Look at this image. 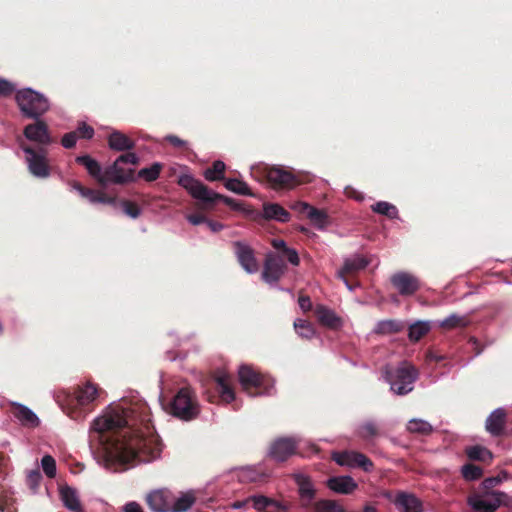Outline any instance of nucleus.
I'll list each match as a JSON object with an SVG mask.
<instances>
[{"label": "nucleus", "mask_w": 512, "mask_h": 512, "mask_svg": "<svg viewBox=\"0 0 512 512\" xmlns=\"http://www.w3.org/2000/svg\"><path fill=\"white\" fill-rule=\"evenodd\" d=\"M91 429L98 434L109 464L147 463L161 454L162 442L144 405L114 409L96 418Z\"/></svg>", "instance_id": "obj_1"}, {"label": "nucleus", "mask_w": 512, "mask_h": 512, "mask_svg": "<svg viewBox=\"0 0 512 512\" xmlns=\"http://www.w3.org/2000/svg\"><path fill=\"white\" fill-rule=\"evenodd\" d=\"M178 184L197 199L205 209H211L218 201H223L228 206L238 209L234 199L210 190L205 184L190 175L180 176Z\"/></svg>", "instance_id": "obj_2"}, {"label": "nucleus", "mask_w": 512, "mask_h": 512, "mask_svg": "<svg viewBox=\"0 0 512 512\" xmlns=\"http://www.w3.org/2000/svg\"><path fill=\"white\" fill-rule=\"evenodd\" d=\"M165 409L171 415L190 421L195 419L199 412V405L194 392L189 387H183L165 404Z\"/></svg>", "instance_id": "obj_3"}, {"label": "nucleus", "mask_w": 512, "mask_h": 512, "mask_svg": "<svg viewBox=\"0 0 512 512\" xmlns=\"http://www.w3.org/2000/svg\"><path fill=\"white\" fill-rule=\"evenodd\" d=\"M418 375L417 368L406 361L401 362L396 368L385 369V379L390 384L391 390L398 395L411 392Z\"/></svg>", "instance_id": "obj_4"}, {"label": "nucleus", "mask_w": 512, "mask_h": 512, "mask_svg": "<svg viewBox=\"0 0 512 512\" xmlns=\"http://www.w3.org/2000/svg\"><path fill=\"white\" fill-rule=\"evenodd\" d=\"M16 103L24 117L38 119L49 110V101L41 93L24 88L16 92Z\"/></svg>", "instance_id": "obj_5"}, {"label": "nucleus", "mask_w": 512, "mask_h": 512, "mask_svg": "<svg viewBox=\"0 0 512 512\" xmlns=\"http://www.w3.org/2000/svg\"><path fill=\"white\" fill-rule=\"evenodd\" d=\"M239 381L244 390L251 396L269 395L274 388V381L251 366L242 365L239 368Z\"/></svg>", "instance_id": "obj_6"}, {"label": "nucleus", "mask_w": 512, "mask_h": 512, "mask_svg": "<svg viewBox=\"0 0 512 512\" xmlns=\"http://www.w3.org/2000/svg\"><path fill=\"white\" fill-rule=\"evenodd\" d=\"M20 146L26 154V162L29 172L37 178L49 177L50 165L47 159V149L44 147L34 149L25 143H21Z\"/></svg>", "instance_id": "obj_7"}, {"label": "nucleus", "mask_w": 512, "mask_h": 512, "mask_svg": "<svg viewBox=\"0 0 512 512\" xmlns=\"http://www.w3.org/2000/svg\"><path fill=\"white\" fill-rule=\"evenodd\" d=\"M298 451V441L293 437H278L268 446L266 458L275 463H284Z\"/></svg>", "instance_id": "obj_8"}, {"label": "nucleus", "mask_w": 512, "mask_h": 512, "mask_svg": "<svg viewBox=\"0 0 512 512\" xmlns=\"http://www.w3.org/2000/svg\"><path fill=\"white\" fill-rule=\"evenodd\" d=\"M287 270L284 258L276 253H268L265 258L262 280L268 284H275L283 277Z\"/></svg>", "instance_id": "obj_9"}, {"label": "nucleus", "mask_w": 512, "mask_h": 512, "mask_svg": "<svg viewBox=\"0 0 512 512\" xmlns=\"http://www.w3.org/2000/svg\"><path fill=\"white\" fill-rule=\"evenodd\" d=\"M333 460L340 466L361 468L365 472L374 469L373 462L363 453L357 451H344L333 454Z\"/></svg>", "instance_id": "obj_10"}, {"label": "nucleus", "mask_w": 512, "mask_h": 512, "mask_svg": "<svg viewBox=\"0 0 512 512\" xmlns=\"http://www.w3.org/2000/svg\"><path fill=\"white\" fill-rule=\"evenodd\" d=\"M390 282L404 297L412 296L420 289V280L415 275L405 271L394 273L390 277Z\"/></svg>", "instance_id": "obj_11"}, {"label": "nucleus", "mask_w": 512, "mask_h": 512, "mask_svg": "<svg viewBox=\"0 0 512 512\" xmlns=\"http://www.w3.org/2000/svg\"><path fill=\"white\" fill-rule=\"evenodd\" d=\"M266 179L274 189H290L298 184V180L292 172L278 167L267 169Z\"/></svg>", "instance_id": "obj_12"}, {"label": "nucleus", "mask_w": 512, "mask_h": 512, "mask_svg": "<svg viewBox=\"0 0 512 512\" xmlns=\"http://www.w3.org/2000/svg\"><path fill=\"white\" fill-rule=\"evenodd\" d=\"M213 385L218 396L207 392V400L209 402H215L218 397L226 403H230L235 399V392L231 386L230 377L226 373L216 375L213 379Z\"/></svg>", "instance_id": "obj_13"}, {"label": "nucleus", "mask_w": 512, "mask_h": 512, "mask_svg": "<svg viewBox=\"0 0 512 512\" xmlns=\"http://www.w3.org/2000/svg\"><path fill=\"white\" fill-rule=\"evenodd\" d=\"M34 123L28 124L24 130V136L33 142L40 144L42 147L50 145L53 139L50 135L48 125L43 121L35 119Z\"/></svg>", "instance_id": "obj_14"}, {"label": "nucleus", "mask_w": 512, "mask_h": 512, "mask_svg": "<svg viewBox=\"0 0 512 512\" xmlns=\"http://www.w3.org/2000/svg\"><path fill=\"white\" fill-rule=\"evenodd\" d=\"M173 492L168 489L152 491L146 496V503L152 512H171Z\"/></svg>", "instance_id": "obj_15"}, {"label": "nucleus", "mask_w": 512, "mask_h": 512, "mask_svg": "<svg viewBox=\"0 0 512 512\" xmlns=\"http://www.w3.org/2000/svg\"><path fill=\"white\" fill-rule=\"evenodd\" d=\"M71 187L76 190L81 197L87 199L92 204L115 205L116 197L110 196L101 190L87 188L78 181H72Z\"/></svg>", "instance_id": "obj_16"}, {"label": "nucleus", "mask_w": 512, "mask_h": 512, "mask_svg": "<svg viewBox=\"0 0 512 512\" xmlns=\"http://www.w3.org/2000/svg\"><path fill=\"white\" fill-rule=\"evenodd\" d=\"M121 163L115 162L104 170V187L108 183L125 184L134 179V169H125Z\"/></svg>", "instance_id": "obj_17"}, {"label": "nucleus", "mask_w": 512, "mask_h": 512, "mask_svg": "<svg viewBox=\"0 0 512 512\" xmlns=\"http://www.w3.org/2000/svg\"><path fill=\"white\" fill-rule=\"evenodd\" d=\"M234 249L241 267L250 274L256 273L259 269V265L253 249L240 241L234 243Z\"/></svg>", "instance_id": "obj_18"}, {"label": "nucleus", "mask_w": 512, "mask_h": 512, "mask_svg": "<svg viewBox=\"0 0 512 512\" xmlns=\"http://www.w3.org/2000/svg\"><path fill=\"white\" fill-rule=\"evenodd\" d=\"M294 481L298 486V492L301 499V506L308 508L311 506L316 495V490L311 479L303 474H295Z\"/></svg>", "instance_id": "obj_19"}, {"label": "nucleus", "mask_w": 512, "mask_h": 512, "mask_svg": "<svg viewBox=\"0 0 512 512\" xmlns=\"http://www.w3.org/2000/svg\"><path fill=\"white\" fill-rule=\"evenodd\" d=\"M507 413L503 408L495 409L486 419L485 429L494 437L505 434Z\"/></svg>", "instance_id": "obj_20"}, {"label": "nucleus", "mask_w": 512, "mask_h": 512, "mask_svg": "<svg viewBox=\"0 0 512 512\" xmlns=\"http://www.w3.org/2000/svg\"><path fill=\"white\" fill-rule=\"evenodd\" d=\"M394 504L399 512H422L423 506L419 498L414 494L399 492L397 493Z\"/></svg>", "instance_id": "obj_21"}, {"label": "nucleus", "mask_w": 512, "mask_h": 512, "mask_svg": "<svg viewBox=\"0 0 512 512\" xmlns=\"http://www.w3.org/2000/svg\"><path fill=\"white\" fill-rule=\"evenodd\" d=\"M327 487L338 494L348 495L358 488V484L351 476L343 475L329 478Z\"/></svg>", "instance_id": "obj_22"}, {"label": "nucleus", "mask_w": 512, "mask_h": 512, "mask_svg": "<svg viewBox=\"0 0 512 512\" xmlns=\"http://www.w3.org/2000/svg\"><path fill=\"white\" fill-rule=\"evenodd\" d=\"M315 316L318 322L329 329L337 330L342 326V319L337 314L324 305H317Z\"/></svg>", "instance_id": "obj_23"}, {"label": "nucleus", "mask_w": 512, "mask_h": 512, "mask_svg": "<svg viewBox=\"0 0 512 512\" xmlns=\"http://www.w3.org/2000/svg\"><path fill=\"white\" fill-rule=\"evenodd\" d=\"M369 264V261L364 257H355L353 259H347L344 262L343 267L339 271V277L344 280L345 284L349 289H352L353 286L350 284L347 279L348 275L354 274L360 270L365 269Z\"/></svg>", "instance_id": "obj_24"}, {"label": "nucleus", "mask_w": 512, "mask_h": 512, "mask_svg": "<svg viewBox=\"0 0 512 512\" xmlns=\"http://www.w3.org/2000/svg\"><path fill=\"white\" fill-rule=\"evenodd\" d=\"M76 163L82 165L87 170L88 174L94 178L97 183L104 187V171L98 161L93 159L90 155L77 156L75 159Z\"/></svg>", "instance_id": "obj_25"}, {"label": "nucleus", "mask_w": 512, "mask_h": 512, "mask_svg": "<svg viewBox=\"0 0 512 512\" xmlns=\"http://www.w3.org/2000/svg\"><path fill=\"white\" fill-rule=\"evenodd\" d=\"M108 146L115 151H129L135 147V142L120 131H113L108 137Z\"/></svg>", "instance_id": "obj_26"}, {"label": "nucleus", "mask_w": 512, "mask_h": 512, "mask_svg": "<svg viewBox=\"0 0 512 512\" xmlns=\"http://www.w3.org/2000/svg\"><path fill=\"white\" fill-rule=\"evenodd\" d=\"M263 216L267 220H277L283 223L290 220V213L277 203H265L263 205Z\"/></svg>", "instance_id": "obj_27"}, {"label": "nucleus", "mask_w": 512, "mask_h": 512, "mask_svg": "<svg viewBox=\"0 0 512 512\" xmlns=\"http://www.w3.org/2000/svg\"><path fill=\"white\" fill-rule=\"evenodd\" d=\"M195 502L196 496L192 491L180 493L179 496H176L173 493L171 512H186L195 504Z\"/></svg>", "instance_id": "obj_28"}, {"label": "nucleus", "mask_w": 512, "mask_h": 512, "mask_svg": "<svg viewBox=\"0 0 512 512\" xmlns=\"http://www.w3.org/2000/svg\"><path fill=\"white\" fill-rule=\"evenodd\" d=\"M357 435L364 441L372 443L375 438L381 435V429L375 421L368 420L359 425Z\"/></svg>", "instance_id": "obj_29"}, {"label": "nucleus", "mask_w": 512, "mask_h": 512, "mask_svg": "<svg viewBox=\"0 0 512 512\" xmlns=\"http://www.w3.org/2000/svg\"><path fill=\"white\" fill-rule=\"evenodd\" d=\"M273 248L279 251V254L282 258H286L287 261L293 266H298L300 263V258L295 249L289 248L286 242L282 239H273L271 242Z\"/></svg>", "instance_id": "obj_30"}, {"label": "nucleus", "mask_w": 512, "mask_h": 512, "mask_svg": "<svg viewBox=\"0 0 512 512\" xmlns=\"http://www.w3.org/2000/svg\"><path fill=\"white\" fill-rule=\"evenodd\" d=\"M60 497L64 503V506L71 511L79 512L81 510V504L75 489L70 486H62L60 488Z\"/></svg>", "instance_id": "obj_31"}, {"label": "nucleus", "mask_w": 512, "mask_h": 512, "mask_svg": "<svg viewBox=\"0 0 512 512\" xmlns=\"http://www.w3.org/2000/svg\"><path fill=\"white\" fill-rule=\"evenodd\" d=\"M74 398L78 405L84 406L92 402L97 395V388L91 383H86L84 386H79L74 393Z\"/></svg>", "instance_id": "obj_32"}, {"label": "nucleus", "mask_w": 512, "mask_h": 512, "mask_svg": "<svg viewBox=\"0 0 512 512\" xmlns=\"http://www.w3.org/2000/svg\"><path fill=\"white\" fill-rule=\"evenodd\" d=\"M405 328V324L402 321L388 319L379 321L375 328L374 333L378 335H388L401 332Z\"/></svg>", "instance_id": "obj_33"}, {"label": "nucleus", "mask_w": 512, "mask_h": 512, "mask_svg": "<svg viewBox=\"0 0 512 512\" xmlns=\"http://www.w3.org/2000/svg\"><path fill=\"white\" fill-rule=\"evenodd\" d=\"M14 416L26 426L35 427L39 424L36 414L24 405H17L14 408Z\"/></svg>", "instance_id": "obj_34"}, {"label": "nucleus", "mask_w": 512, "mask_h": 512, "mask_svg": "<svg viewBox=\"0 0 512 512\" xmlns=\"http://www.w3.org/2000/svg\"><path fill=\"white\" fill-rule=\"evenodd\" d=\"M466 454L469 459L480 461L483 463H490L493 459V454L490 450L483 446H472L466 449Z\"/></svg>", "instance_id": "obj_35"}, {"label": "nucleus", "mask_w": 512, "mask_h": 512, "mask_svg": "<svg viewBox=\"0 0 512 512\" xmlns=\"http://www.w3.org/2000/svg\"><path fill=\"white\" fill-rule=\"evenodd\" d=\"M226 170V165L221 160H216L213 162L212 166L207 168L204 171V177L208 181H219L224 180V174Z\"/></svg>", "instance_id": "obj_36"}, {"label": "nucleus", "mask_w": 512, "mask_h": 512, "mask_svg": "<svg viewBox=\"0 0 512 512\" xmlns=\"http://www.w3.org/2000/svg\"><path fill=\"white\" fill-rule=\"evenodd\" d=\"M429 322L417 321L409 326L408 337L411 342H417L430 331Z\"/></svg>", "instance_id": "obj_37"}, {"label": "nucleus", "mask_w": 512, "mask_h": 512, "mask_svg": "<svg viewBox=\"0 0 512 512\" xmlns=\"http://www.w3.org/2000/svg\"><path fill=\"white\" fill-rule=\"evenodd\" d=\"M310 507L312 512H344V507L335 500H319Z\"/></svg>", "instance_id": "obj_38"}, {"label": "nucleus", "mask_w": 512, "mask_h": 512, "mask_svg": "<svg viewBox=\"0 0 512 512\" xmlns=\"http://www.w3.org/2000/svg\"><path fill=\"white\" fill-rule=\"evenodd\" d=\"M224 186L229 191H232L239 195H244V196H252L253 195V193L251 192L247 183L242 180L236 179V178L227 179L224 183Z\"/></svg>", "instance_id": "obj_39"}, {"label": "nucleus", "mask_w": 512, "mask_h": 512, "mask_svg": "<svg viewBox=\"0 0 512 512\" xmlns=\"http://www.w3.org/2000/svg\"><path fill=\"white\" fill-rule=\"evenodd\" d=\"M373 212L387 216L389 219L398 218V209L395 205L385 202L379 201L371 206Z\"/></svg>", "instance_id": "obj_40"}, {"label": "nucleus", "mask_w": 512, "mask_h": 512, "mask_svg": "<svg viewBox=\"0 0 512 512\" xmlns=\"http://www.w3.org/2000/svg\"><path fill=\"white\" fill-rule=\"evenodd\" d=\"M468 324L469 320L467 317L451 314L439 323V327L445 330H451L458 327H466Z\"/></svg>", "instance_id": "obj_41"}, {"label": "nucleus", "mask_w": 512, "mask_h": 512, "mask_svg": "<svg viewBox=\"0 0 512 512\" xmlns=\"http://www.w3.org/2000/svg\"><path fill=\"white\" fill-rule=\"evenodd\" d=\"M407 429L411 433L429 435L433 428L430 423L424 420L413 419L408 422Z\"/></svg>", "instance_id": "obj_42"}, {"label": "nucleus", "mask_w": 512, "mask_h": 512, "mask_svg": "<svg viewBox=\"0 0 512 512\" xmlns=\"http://www.w3.org/2000/svg\"><path fill=\"white\" fill-rule=\"evenodd\" d=\"M294 328L298 335L305 339H311L315 334L313 325L307 320L297 319L294 322Z\"/></svg>", "instance_id": "obj_43"}, {"label": "nucleus", "mask_w": 512, "mask_h": 512, "mask_svg": "<svg viewBox=\"0 0 512 512\" xmlns=\"http://www.w3.org/2000/svg\"><path fill=\"white\" fill-rule=\"evenodd\" d=\"M162 170V165L158 162L153 163L150 167L142 168L138 172V177L146 180L147 182L155 181Z\"/></svg>", "instance_id": "obj_44"}, {"label": "nucleus", "mask_w": 512, "mask_h": 512, "mask_svg": "<svg viewBox=\"0 0 512 512\" xmlns=\"http://www.w3.org/2000/svg\"><path fill=\"white\" fill-rule=\"evenodd\" d=\"M462 475L466 480L473 481L482 477L483 470L481 467L469 463L462 467Z\"/></svg>", "instance_id": "obj_45"}, {"label": "nucleus", "mask_w": 512, "mask_h": 512, "mask_svg": "<svg viewBox=\"0 0 512 512\" xmlns=\"http://www.w3.org/2000/svg\"><path fill=\"white\" fill-rule=\"evenodd\" d=\"M307 217L319 228H322L327 220V214L323 210L317 209L313 206L311 207Z\"/></svg>", "instance_id": "obj_46"}, {"label": "nucleus", "mask_w": 512, "mask_h": 512, "mask_svg": "<svg viewBox=\"0 0 512 512\" xmlns=\"http://www.w3.org/2000/svg\"><path fill=\"white\" fill-rule=\"evenodd\" d=\"M41 480V472L38 468H36L28 472L26 477V484L30 488V490L35 493L39 488Z\"/></svg>", "instance_id": "obj_47"}, {"label": "nucleus", "mask_w": 512, "mask_h": 512, "mask_svg": "<svg viewBox=\"0 0 512 512\" xmlns=\"http://www.w3.org/2000/svg\"><path fill=\"white\" fill-rule=\"evenodd\" d=\"M42 469L49 478L56 475V462L50 455H45L41 460Z\"/></svg>", "instance_id": "obj_48"}, {"label": "nucleus", "mask_w": 512, "mask_h": 512, "mask_svg": "<svg viewBox=\"0 0 512 512\" xmlns=\"http://www.w3.org/2000/svg\"><path fill=\"white\" fill-rule=\"evenodd\" d=\"M121 205H122L124 213L126 215H128L129 217L135 219L140 216L141 209L136 203H134L130 200H122Z\"/></svg>", "instance_id": "obj_49"}, {"label": "nucleus", "mask_w": 512, "mask_h": 512, "mask_svg": "<svg viewBox=\"0 0 512 512\" xmlns=\"http://www.w3.org/2000/svg\"><path fill=\"white\" fill-rule=\"evenodd\" d=\"M77 132V137L82 139H91L94 136V129L85 122L79 124L78 128L74 131Z\"/></svg>", "instance_id": "obj_50"}, {"label": "nucleus", "mask_w": 512, "mask_h": 512, "mask_svg": "<svg viewBox=\"0 0 512 512\" xmlns=\"http://www.w3.org/2000/svg\"><path fill=\"white\" fill-rule=\"evenodd\" d=\"M77 139V132L72 131L64 134V136L61 139V144L63 145V147L71 149L76 145Z\"/></svg>", "instance_id": "obj_51"}, {"label": "nucleus", "mask_w": 512, "mask_h": 512, "mask_svg": "<svg viewBox=\"0 0 512 512\" xmlns=\"http://www.w3.org/2000/svg\"><path fill=\"white\" fill-rule=\"evenodd\" d=\"M15 91V86L8 80L0 78V96L8 97Z\"/></svg>", "instance_id": "obj_52"}, {"label": "nucleus", "mask_w": 512, "mask_h": 512, "mask_svg": "<svg viewBox=\"0 0 512 512\" xmlns=\"http://www.w3.org/2000/svg\"><path fill=\"white\" fill-rule=\"evenodd\" d=\"M116 161L121 164H132L137 165L139 163V158L135 153L127 152L125 154L120 155Z\"/></svg>", "instance_id": "obj_53"}, {"label": "nucleus", "mask_w": 512, "mask_h": 512, "mask_svg": "<svg viewBox=\"0 0 512 512\" xmlns=\"http://www.w3.org/2000/svg\"><path fill=\"white\" fill-rule=\"evenodd\" d=\"M311 207H312L311 205H309L306 202H302V201H296V202L292 203L290 206V208L292 210H294L295 212H297L298 214L306 215V216L308 215Z\"/></svg>", "instance_id": "obj_54"}, {"label": "nucleus", "mask_w": 512, "mask_h": 512, "mask_svg": "<svg viewBox=\"0 0 512 512\" xmlns=\"http://www.w3.org/2000/svg\"><path fill=\"white\" fill-rule=\"evenodd\" d=\"M247 501L252 502V506L257 510L264 509L270 502V500L264 496H254L247 499Z\"/></svg>", "instance_id": "obj_55"}, {"label": "nucleus", "mask_w": 512, "mask_h": 512, "mask_svg": "<svg viewBox=\"0 0 512 512\" xmlns=\"http://www.w3.org/2000/svg\"><path fill=\"white\" fill-rule=\"evenodd\" d=\"M165 140L169 142L173 147L179 148V149H187V141L182 140L176 135H167L165 137Z\"/></svg>", "instance_id": "obj_56"}, {"label": "nucleus", "mask_w": 512, "mask_h": 512, "mask_svg": "<svg viewBox=\"0 0 512 512\" xmlns=\"http://www.w3.org/2000/svg\"><path fill=\"white\" fill-rule=\"evenodd\" d=\"M186 218L192 225L206 223L207 220V218L202 214H189Z\"/></svg>", "instance_id": "obj_57"}, {"label": "nucleus", "mask_w": 512, "mask_h": 512, "mask_svg": "<svg viewBox=\"0 0 512 512\" xmlns=\"http://www.w3.org/2000/svg\"><path fill=\"white\" fill-rule=\"evenodd\" d=\"M123 512H144L142 507L137 502H128L123 507Z\"/></svg>", "instance_id": "obj_58"}, {"label": "nucleus", "mask_w": 512, "mask_h": 512, "mask_svg": "<svg viewBox=\"0 0 512 512\" xmlns=\"http://www.w3.org/2000/svg\"><path fill=\"white\" fill-rule=\"evenodd\" d=\"M299 306L302 310L308 311L311 309V300L308 296H300L298 299Z\"/></svg>", "instance_id": "obj_59"}, {"label": "nucleus", "mask_w": 512, "mask_h": 512, "mask_svg": "<svg viewBox=\"0 0 512 512\" xmlns=\"http://www.w3.org/2000/svg\"><path fill=\"white\" fill-rule=\"evenodd\" d=\"M206 224L209 227V229L213 232H219L224 228L223 224L218 221L207 219Z\"/></svg>", "instance_id": "obj_60"}, {"label": "nucleus", "mask_w": 512, "mask_h": 512, "mask_svg": "<svg viewBox=\"0 0 512 512\" xmlns=\"http://www.w3.org/2000/svg\"><path fill=\"white\" fill-rule=\"evenodd\" d=\"M16 509L12 503L7 500H0V512H15Z\"/></svg>", "instance_id": "obj_61"}, {"label": "nucleus", "mask_w": 512, "mask_h": 512, "mask_svg": "<svg viewBox=\"0 0 512 512\" xmlns=\"http://www.w3.org/2000/svg\"><path fill=\"white\" fill-rule=\"evenodd\" d=\"M247 503H249V501H236L235 503H233V508L235 509H241L243 508Z\"/></svg>", "instance_id": "obj_62"}, {"label": "nucleus", "mask_w": 512, "mask_h": 512, "mask_svg": "<svg viewBox=\"0 0 512 512\" xmlns=\"http://www.w3.org/2000/svg\"><path fill=\"white\" fill-rule=\"evenodd\" d=\"M344 512H346L345 509H344ZM363 512H377V511L373 506L366 505L363 509Z\"/></svg>", "instance_id": "obj_63"}]
</instances>
